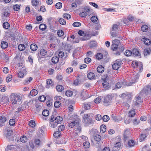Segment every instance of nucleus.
<instances>
[{
  "mask_svg": "<svg viewBox=\"0 0 151 151\" xmlns=\"http://www.w3.org/2000/svg\"><path fill=\"white\" fill-rule=\"evenodd\" d=\"M26 72L25 68L24 67H22L21 70L18 73V77L20 78L23 77L24 76V73Z\"/></svg>",
  "mask_w": 151,
  "mask_h": 151,
  "instance_id": "f8f14e48",
  "label": "nucleus"
},
{
  "mask_svg": "<svg viewBox=\"0 0 151 151\" xmlns=\"http://www.w3.org/2000/svg\"><path fill=\"white\" fill-rule=\"evenodd\" d=\"M128 145L130 147H132L134 146L135 145V142L134 140L130 139L127 141Z\"/></svg>",
  "mask_w": 151,
  "mask_h": 151,
  "instance_id": "412c9836",
  "label": "nucleus"
},
{
  "mask_svg": "<svg viewBox=\"0 0 151 151\" xmlns=\"http://www.w3.org/2000/svg\"><path fill=\"white\" fill-rule=\"evenodd\" d=\"M9 13L7 12H4L3 13H1V16L3 17H9Z\"/></svg>",
  "mask_w": 151,
  "mask_h": 151,
  "instance_id": "603ef678",
  "label": "nucleus"
},
{
  "mask_svg": "<svg viewBox=\"0 0 151 151\" xmlns=\"http://www.w3.org/2000/svg\"><path fill=\"white\" fill-rule=\"evenodd\" d=\"M112 42L111 49L113 51H116L118 48V45L120 43V41L118 40L115 39L113 40Z\"/></svg>",
  "mask_w": 151,
  "mask_h": 151,
  "instance_id": "423d86ee",
  "label": "nucleus"
},
{
  "mask_svg": "<svg viewBox=\"0 0 151 151\" xmlns=\"http://www.w3.org/2000/svg\"><path fill=\"white\" fill-rule=\"evenodd\" d=\"M117 37L119 38H120L121 37V35H119L118 33H116L114 32H112L111 35V38H112L111 37Z\"/></svg>",
  "mask_w": 151,
  "mask_h": 151,
  "instance_id": "a878e982",
  "label": "nucleus"
},
{
  "mask_svg": "<svg viewBox=\"0 0 151 151\" xmlns=\"http://www.w3.org/2000/svg\"><path fill=\"white\" fill-rule=\"evenodd\" d=\"M46 97L44 95L40 96L39 98V100L41 102H43L46 100Z\"/></svg>",
  "mask_w": 151,
  "mask_h": 151,
  "instance_id": "338daca9",
  "label": "nucleus"
},
{
  "mask_svg": "<svg viewBox=\"0 0 151 151\" xmlns=\"http://www.w3.org/2000/svg\"><path fill=\"white\" fill-rule=\"evenodd\" d=\"M63 89V87L60 85H58L56 87V89L58 92L62 91Z\"/></svg>",
  "mask_w": 151,
  "mask_h": 151,
  "instance_id": "a19ab883",
  "label": "nucleus"
},
{
  "mask_svg": "<svg viewBox=\"0 0 151 151\" xmlns=\"http://www.w3.org/2000/svg\"><path fill=\"white\" fill-rule=\"evenodd\" d=\"M20 6L18 4H16L13 6V8L15 11H18L20 9Z\"/></svg>",
  "mask_w": 151,
  "mask_h": 151,
  "instance_id": "69168bd1",
  "label": "nucleus"
},
{
  "mask_svg": "<svg viewBox=\"0 0 151 151\" xmlns=\"http://www.w3.org/2000/svg\"><path fill=\"white\" fill-rule=\"evenodd\" d=\"M147 137V135L145 134H141L139 136V140L140 142H142L144 140L145 138Z\"/></svg>",
  "mask_w": 151,
  "mask_h": 151,
  "instance_id": "cd10ccee",
  "label": "nucleus"
},
{
  "mask_svg": "<svg viewBox=\"0 0 151 151\" xmlns=\"http://www.w3.org/2000/svg\"><path fill=\"white\" fill-rule=\"evenodd\" d=\"M121 63V62L120 60L118 59L116 60L112 65L113 69L114 70H118L120 67Z\"/></svg>",
  "mask_w": 151,
  "mask_h": 151,
  "instance_id": "1a4fd4ad",
  "label": "nucleus"
},
{
  "mask_svg": "<svg viewBox=\"0 0 151 151\" xmlns=\"http://www.w3.org/2000/svg\"><path fill=\"white\" fill-rule=\"evenodd\" d=\"M124 47L123 46H121L119 47L118 49V50L116 52L115 54L116 55H120V53L122 52L124 50Z\"/></svg>",
  "mask_w": 151,
  "mask_h": 151,
  "instance_id": "6ab92c4d",
  "label": "nucleus"
},
{
  "mask_svg": "<svg viewBox=\"0 0 151 151\" xmlns=\"http://www.w3.org/2000/svg\"><path fill=\"white\" fill-rule=\"evenodd\" d=\"M112 99V96L110 95H109L106 96L104 98V102L105 105L106 106L107 104L111 102Z\"/></svg>",
  "mask_w": 151,
  "mask_h": 151,
  "instance_id": "9d476101",
  "label": "nucleus"
},
{
  "mask_svg": "<svg viewBox=\"0 0 151 151\" xmlns=\"http://www.w3.org/2000/svg\"><path fill=\"white\" fill-rule=\"evenodd\" d=\"M53 116H51V118L50 119V122L49 124V126L52 128H55L57 126L58 124L55 122H54L53 119V117H52Z\"/></svg>",
  "mask_w": 151,
  "mask_h": 151,
  "instance_id": "4468645a",
  "label": "nucleus"
},
{
  "mask_svg": "<svg viewBox=\"0 0 151 151\" xmlns=\"http://www.w3.org/2000/svg\"><path fill=\"white\" fill-rule=\"evenodd\" d=\"M124 140L126 142L131 139V135L129 132L125 131L123 134Z\"/></svg>",
  "mask_w": 151,
  "mask_h": 151,
  "instance_id": "6e6552de",
  "label": "nucleus"
},
{
  "mask_svg": "<svg viewBox=\"0 0 151 151\" xmlns=\"http://www.w3.org/2000/svg\"><path fill=\"white\" fill-rule=\"evenodd\" d=\"M42 114L44 116H47L49 114V111L47 110H44L42 112Z\"/></svg>",
  "mask_w": 151,
  "mask_h": 151,
  "instance_id": "5fc2aeb1",
  "label": "nucleus"
},
{
  "mask_svg": "<svg viewBox=\"0 0 151 151\" xmlns=\"http://www.w3.org/2000/svg\"><path fill=\"white\" fill-rule=\"evenodd\" d=\"M79 138L81 139V142H83V141H85L88 140V138L84 136H81Z\"/></svg>",
  "mask_w": 151,
  "mask_h": 151,
  "instance_id": "09e8293b",
  "label": "nucleus"
},
{
  "mask_svg": "<svg viewBox=\"0 0 151 151\" xmlns=\"http://www.w3.org/2000/svg\"><path fill=\"white\" fill-rule=\"evenodd\" d=\"M97 42L95 41L91 42L90 43V48H93L96 46Z\"/></svg>",
  "mask_w": 151,
  "mask_h": 151,
  "instance_id": "49530a36",
  "label": "nucleus"
},
{
  "mask_svg": "<svg viewBox=\"0 0 151 151\" xmlns=\"http://www.w3.org/2000/svg\"><path fill=\"white\" fill-rule=\"evenodd\" d=\"M106 79L104 80V82L102 83V85L104 88H106L109 86V83L106 81Z\"/></svg>",
  "mask_w": 151,
  "mask_h": 151,
  "instance_id": "6e6d98bb",
  "label": "nucleus"
},
{
  "mask_svg": "<svg viewBox=\"0 0 151 151\" xmlns=\"http://www.w3.org/2000/svg\"><path fill=\"white\" fill-rule=\"evenodd\" d=\"M40 54L42 56L45 55L47 53L46 50L44 49H41L40 50Z\"/></svg>",
  "mask_w": 151,
  "mask_h": 151,
  "instance_id": "bf43d9fd",
  "label": "nucleus"
},
{
  "mask_svg": "<svg viewBox=\"0 0 151 151\" xmlns=\"http://www.w3.org/2000/svg\"><path fill=\"white\" fill-rule=\"evenodd\" d=\"M96 58L99 60H101L103 58V55L100 53H98L96 55Z\"/></svg>",
  "mask_w": 151,
  "mask_h": 151,
  "instance_id": "c03bdc74",
  "label": "nucleus"
},
{
  "mask_svg": "<svg viewBox=\"0 0 151 151\" xmlns=\"http://www.w3.org/2000/svg\"><path fill=\"white\" fill-rule=\"evenodd\" d=\"M142 40L143 41L146 45H149L151 44V40L149 39L145 38V37L142 39Z\"/></svg>",
  "mask_w": 151,
  "mask_h": 151,
  "instance_id": "a211bd4d",
  "label": "nucleus"
},
{
  "mask_svg": "<svg viewBox=\"0 0 151 151\" xmlns=\"http://www.w3.org/2000/svg\"><path fill=\"white\" fill-rule=\"evenodd\" d=\"M3 26L4 28L7 29L9 28L10 24L7 22H6L3 23Z\"/></svg>",
  "mask_w": 151,
  "mask_h": 151,
  "instance_id": "4c0bfd02",
  "label": "nucleus"
},
{
  "mask_svg": "<svg viewBox=\"0 0 151 151\" xmlns=\"http://www.w3.org/2000/svg\"><path fill=\"white\" fill-rule=\"evenodd\" d=\"M31 49L33 51H35L37 49V46L35 44H32L30 46Z\"/></svg>",
  "mask_w": 151,
  "mask_h": 151,
  "instance_id": "7c9ffc66",
  "label": "nucleus"
},
{
  "mask_svg": "<svg viewBox=\"0 0 151 151\" xmlns=\"http://www.w3.org/2000/svg\"><path fill=\"white\" fill-rule=\"evenodd\" d=\"M102 119L103 121L104 122H107L109 119V116L106 115L104 116Z\"/></svg>",
  "mask_w": 151,
  "mask_h": 151,
  "instance_id": "4d7b16f0",
  "label": "nucleus"
},
{
  "mask_svg": "<svg viewBox=\"0 0 151 151\" xmlns=\"http://www.w3.org/2000/svg\"><path fill=\"white\" fill-rule=\"evenodd\" d=\"M74 132L75 134L78 135V133L81 132V127L79 124V122L78 124V125L75 126L74 128Z\"/></svg>",
  "mask_w": 151,
  "mask_h": 151,
  "instance_id": "ddd939ff",
  "label": "nucleus"
},
{
  "mask_svg": "<svg viewBox=\"0 0 151 151\" xmlns=\"http://www.w3.org/2000/svg\"><path fill=\"white\" fill-rule=\"evenodd\" d=\"M12 75H9L6 78V81L7 82H10L12 80Z\"/></svg>",
  "mask_w": 151,
  "mask_h": 151,
  "instance_id": "774afa93",
  "label": "nucleus"
},
{
  "mask_svg": "<svg viewBox=\"0 0 151 151\" xmlns=\"http://www.w3.org/2000/svg\"><path fill=\"white\" fill-rule=\"evenodd\" d=\"M93 117L92 114H84L83 116V122L86 124H91L93 123L92 118Z\"/></svg>",
  "mask_w": 151,
  "mask_h": 151,
  "instance_id": "f257e3e1",
  "label": "nucleus"
},
{
  "mask_svg": "<svg viewBox=\"0 0 151 151\" xmlns=\"http://www.w3.org/2000/svg\"><path fill=\"white\" fill-rule=\"evenodd\" d=\"M55 120L58 124H60L63 121V118L61 117L58 116L55 118Z\"/></svg>",
  "mask_w": 151,
  "mask_h": 151,
  "instance_id": "b1692460",
  "label": "nucleus"
},
{
  "mask_svg": "<svg viewBox=\"0 0 151 151\" xmlns=\"http://www.w3.org/2000/svg\"><path fill=\"white\" fill-rule=\"evenodd\" d=\"M83 145L84 147L87 148L89 147L90 146V144L89 142L87 140L85 142L83 141Z\"/></svg>",
  "mask_w": 151,
  "mask_h": 151,
  "instance_id": "c9c22d12",
  "label": "nucleus"
},
{
  "mask_svg": "<svg viewBox=\"0 0 151 151\" xmlns=\"http://www.w3.org/2000/svg\"><path fill=\"white\" fill-rule=\"evenodd\" d=\"M121 26L122 25L119 23H118L116 24H114L113 25L111 29V31H114L119 30L120 29Z\"/></svg>",
  "mask_w": 151,
  "mask_h": 151,
  "instance_id": "9b49d317",
  "label": "nucleus"
},
{
  "mask_svg": "<svg viewBox=\"0 0 151 151\" xmlns=\"http://www.w3.org/2000/svg\"><path fill=\"white\" fill-rule=\"evenodd\" d=\"M142 30L144 32H147L148 29V27L147 25H144L141 27Z\"/></svg>",
  "mask_w": 151,
  "mask_h": 151,
  "instance_id": "c85d7f7f",
  "label": "nucleus"
},
{
  "mask_svg": "<svg viewBox=\"0 0 151 151\" xmlns=\"http://www.w3.org/2000/svg\"><path fill=\"white\" fill-rule=\"evenodd\" d=\"M132 52L131 51L129 50H127L125 51L124 54L127 56H129L131 55Z\"/></svg>",
  "mask_w": 151,
  "mask_h": 151,
  "instance_id": "13d9d810",
  "label": "nucleus"
},
{
  "mask_svg": "<svg viewBox=\"0 0 151 151\" xmlns=\"http://www.w3.org/2000/svg\"><path fill=\"white\" fill-rule=\"evenodd\" d=\"M58 22L60 24L62 25H65L66 24V21L61 18L59 19Z\"/></svg>",
  "mask_w": 151,
  "mask_h": 151,
  "instance_id": "e433bc0d",
  "label": "nucleus"
},
{
  "mask_svg": "<svg viewBox=\"0 0 151 151\" xmlns=\"http://www.w3.org/2000/svg\"><path fill=\"white\" fill-rule=\"evenodd\" d=\"M57 34L59 37H61L63 36L64 34V32L62 30H58Z\"/></svg>",
  "mask_w": 151,
  "mask_h": 151,
  "instance_id": "e2e57ef3",
  "label": "nucleus"
},
{
  "mask_svg": "<svg viewBox=\"0 0 151 151\" xmlns=\"http://www.w3.org/2000/svg\"><path fill=\"white\" fill-rule=\"evenodd\" d=\"M25 48V46L23 44H20L18 46V49L20 51H23Z\"/></svg>",
  "mask_w": 151,
  "mask_h": 151,
  "instance_id": "f704fd0d",
  "label": "nucleus"
},
{
  "mask_svg": "<svg viewBox=\"0 0 151 151\" xmlns=\"http://www.w3.org/2000/svg\"><path fill=\"white\" fill-rule=\"evenodd\" d=\"M151 49L150 48H147L144 50L143 54L145 56L149 55L151 52Z\"/></svg>",
  "mask_w": 151,
  "mask_h": 151,
  "instance_id": "dca6fc26",
  "label": "nucleus"
},
{
  "mask_svg": "<svg viewBox=\"0 0 151 151\" xmlns=\"http://www.w3.org/2000/svg\"><path fill=\"white\" fill-rule=\"evenodd\" d=\"M39 28L40 29L43 31L46 29V26L45 24H42L40 25Z\"/></svg>",
  "mask_w": 151,
  "mask_h": 151,
  "instance_id": "3c124183",
  "label": "nucleus"
},
{
  "mask_svg": "<svg viewBox=\"0 0 151 151\" xmlns=\"http://www.w3.org/2000/svg\"><path fill=\"white\" fill-rule=\"evenodd\" d=\"M66 95L68 97H70L73 95V92L70 90H68L65 92Z\"/></svg>",
  "mask_w": 151,
  "mask_h": 151,
  "instance_id": "37998d69",
  "label": "nucleus"
},
{
  "mask_svg": "<svg viewBox=\"0 0 151 151\" xmlns=\"http://www.w3.org/2000/svg\"><path fill=\"white\" fill-rule=\"evenodd\" d=\"M32 77H29L28 79H27L24 80L23 83L24 85H27L29 84L32 81Z\"/></svg>",
  "mask_w": 151,
  "mask_h": 151,
  "instance_id": "58836bf2",
  "label": "nucleus"
},
{
  "mask_svg": "<svg viewBox=\"0 0 151 151\" xmlns=\"http://www.w3.org/2000/svg\"><path fill=\"white\" fill-rule=\"evenodd\" d=\"M90 38V36L89 34H86L83 37L80 38V40L81 41L86 40L89 39Z\"/></svg>",
  "mask_w": 151,
  "mask_h": 151,
  "instance_id": "aec40b11",
  "label": "nucleus"
},
{
  "mask_svg": "<svg viewBox=\"0 0 151 151\" xmlns=\"http://www.w3.org/2000/svg\"><path fill=\"white\" fill-rule=\"evenodd\" d=\"M104 68L102 65L99 66L97 68V70L99 73H102L104 71Z\"/></svg>",
  "mask_w": 151,
  "mask_h": 151,
  "instance_id": "393cba45",
  "label": "nucleus"
},
{
  "mask_svg": "<svg viewBox=\"0 0 151 151\" xmlns=\"http://www.w3.org/2000/svg\"><path fill=\"white\" fill-rule=\"evenodd\" d=\"M63 18L67 19H69L71 18V15L65 13L63 14Z\"/></svg>",
  "mask_w": 151,
  "mask_h": 151,
  "instance_id": "864d4df0",
  "label": "nucleus"
},
{
  "mask_svg": "<svg viewBox=\"0 0 151 151\" xmlns=\"http://www.w3.org/2000/svg\"><path fill=\"white\" fill-rule=\"evenodd\" d=\"M135 114V111L132 110L129 111V116L130 117H133Z\"/></svg>",
  "mask_w": 151,
  "mask_h": 151,
  "instance_id": "a18cd8bd",
  "label": "nucleus"
},
{
  "mask_svg": "<svg viewBox=\"0 0 151 151\" xmlns=\"http://www.w3.org/2000/svg\"><path fill=\"white\" fill-rule=\"evenodd\" d=\"M132 53L136 56H139L140 55V53L138 50L136 49H134L132 50Z\"/></svg>",
  "mask_w": 151,
  "mask_h": 151,
  "instance_id": "c756f323",
  "label": "nucleus"
},
{
  "mask_svg": "<svg viewBox=\"0 0 151 151\" xmlns=\"http://www.w3.org/2000/svg\"><path fill=\"white\" fill-rule=\"evenodd\" d=\"M91 21L93 22H96L98 20V18L97 16H92L91 18Z\"/></svg>",
  "mask_w": 151,
  "mask_h": 151,
  "instance_id": "8fccbe9b",
  "label": "nucleus"
},
{
  "mask_svg": "<svg viewBox=\"0 0 151 151\" xmlns=\"http://www.w3.org/2000/svg\"><path fill=\"white\" fill-rule=\"evenodd\" d=\"M1 45L3 49H5L8 46V43L6 41H2L1 42Z\"/></svg>",
  "mask_w": 151,
  "mask_h": 151,
  "instance_id": "4be33fe9",
  "label": "nucleus"
},
{
  "mask_svg": "<svg viewBox=\"0 0 151 151\" xmlns=\"http://www.w3.org/2000/svg\"><path fill=\"white\" fill-rule=\"evenodd\" d=\"M80 119L77 116H75L74 120L69 124V127L71 128L75 127V126L78 125V124L79 122Z\"/></svg>",
  "mask_w": 151,
  "mask_h": 151,
  "instance_id": "0eeeda50",
  "label": "nucleus"
},
{
  "mask_svg": "<svg viewBox=\"0 0 151 151\" xmlns=\"http://www.w3.org/2000/svg\"><path fill=\"white\" fill-rule=\"evenodd\" d=\"M100 131L101 133H104L106 131V127L104 124L101 125L100 126Z\"/></svg>",
  "mask_w": 151,
  "mask_h": 151,
  "instance_id": "5701e85b",
  "label": "nucleus"
},
{
  "mask_svg": "<svg viewBox=\"0 0 151 151\" xmlns=\"http://www.w3.org/2000/svg\"><path fill=\"white\" fill-rule=\"evenodd\" d=\"M48 22L50 25L55 23L56 21L54 18L50 17L48 19Z\"/></svg>",
  "mask_w": 151,
  "mask_h": 151,
  "instance_id": "f3484780",
  "label": "nucleus"
},
{
  "mask_svg": "<svg viewBox=\"0 0 151 151\" xmlns=\"http://www.w3.org/2000/svg\"><path fill=\"white\" fill-rule=\"evenodd\" d=\"M20 139L21 142L24 143L27 141V138L26 136H23Z\"/></svg>",
  "mask_w": 151,
  "mask_h": 151,
  "instance_id": "79ce46f5",
  "label": "nucleus"
},
{
  "mask_svg": "<svg viewBox=\"0 0 151 151\" xmlns=\"http://www.w3.org/2000/svg\"><path fill=\"white\" fill-rule=\"evenodd\" d=\"M132 83H127L125 82H118L115 85V87L117 88H119L122 87L124 88V87L125 85L127 86H131Z\"/></svg>",
  "mask_w": 151,
  "mask_h": 151,
  "instance_id": "39448f33",
  "label": "nucleus"
},
{
  "mask_svg": "<svg viewBox=\"0 0 151 151\" xmlns=\"http://www.w3.org/2000/svg\"><path fill=\"white\" fill-rule=\"evenodd\" d=\"M101 136L99 134H96L94 137V139L95 141L99 142L101 139Z\"/></svg>",
  "mask_w": 151,
  "mask_h": 151,
  "instance_id": "ea45409f",
  "label": "nucleus"
},
{
  "mask_svg": "<svg viewBox=\"0 0 151 151\" xmlns=\"http://www.w3.org/2000/svg\"><path fill=\"white\" fill-rule=\"evenodd\" d=\"M111 118L112 120L116 122H118L120 121V119L114 114L111 115Z\"/></svg>",
  "mask_w": 151,
  "mask_h": 151,
  "instance_id": "72a5a7b5",
  "label": "nucleus"
},
{
  "mask_svg": "<svg viewBox=\"0 0 151 151\" xmlns=\"http://www.w3.org/2000/svg\"><path fill=\"white\" fill-rule=\"evenodd\" d=\"M10 99L12 104H16L17 102L21 100V97L19 95L12 93L11 95Z\"/></svg>",
  "mask_w": 151,
  "mask_h": 151,
  "instance_id": "f03ea898",
  "label": "nucleus"
},
{
  "mask_svg": "<svg viewBox=\"0 0 151 151\" xmlns=\"http://www.w3.org/2000/svg\"><path fill=\"white\" fill-rule=\"evenodd\" d=\"M51 60L53 63H56L58 62L59 60V58L58 57H54L52 58Z\"/></svg>",
  "mask_w": 151,
  "mask_h": 151,
  "instance_id": "2f4dec72",
  "label": "nucleus"
},
{
  "mask_svg": "<svg viewBox=\"0 0 151 151\" xmlns=\"http://www.w3.org/2000/svg\"><path fill=\"white\" fill-rule=\"evenodd\" d=\"M95 77L94 74L93 73L90 72L88 74L87 77L89 79H92Z\"/></svg>",
  "mask_w": 151,
  "mask_h": 151,
  "instance_id": "bb28decb",
  "label": "nucleus"
},
{
  "mask_svg": "<svg viewBox=\"0 0 151 151\" xmlns=\"http://www.w3.org/2000/svg\"><path fill=\"white\" fill-rule=\"evenodd\" d=\"M6 121V118L4 116H0V127H2Z\"/></svg>",
  "mask_w": 151,
  "mask_h": 151,
  "instance_id": "2eb2a0df",
  "label": "nucleus"
},
{
  "mask_svg": "<svg viewBox=\"0 0 151 151\" xmlns=\"http://www.w3.org/2000/svg\"><path fill=\"white\" fill-rule=\"evenodd\" d=\"M52 81L51 79H49L47 80L46 83L47 85L46 86V87L48 88L47 85H50L52 86Z\"/></svg>",
  "mask_w": 151,
  "mask_h": 151,
  "instance_id": "0e129e2a",
  "label": "nucleus"
},
{
  "mask_svg": "<svg viewBox=\"0 0 151 151\" xmlns=\"http://www.w3.org/2000/svg\"><path fill=\"white\" fill-rule=\"evenodd\" d=\"M61 103L60 102L58 101H56L54 102V106L56 108L59 107L60 106Z\"/></svg>",
  "mask_w": 151,
  "mask_h": 151,
  "instance_id": "de8ad7c7",
  "label": "nucleus"
},
{
  "mask_svg": "<svg viewBox=\"0 0 151 151\" xmlns=\"http://www.w3.org/2000/svg\"><path fill=\"white\" fill-rule=\"evenodd\" d=\"M32 4L33 6H37L39 4V2L36 0H34L32 1Z\"/></svg>",
  "mask_w": 151,
  "mask_h": 151,
  "instance_id": "052dcab7",
  "label": "nucleus"
},
{
  "mask_svg": "<svg viewBox=\"0 0 151 151\" xmlns=\"http://www.w3.org/2000/svg\"><path fill=\"white\" fill-rule=\"evenodd\" d=\"M38 93V91L35 89H32L30 92V94L32 96H35Z\"/></svg>",
  "mask_w": 151,
  "mask_h": 151,
  "instance_id": "473e14b6",
  "label": "nucleus"
},
{
  "mask_svg": "<svg viewBox=\"0 0 151 151\" xmlns=\"http://www.w3.org/2000/svg\"><path fill=\"white\" fill-rule=\"evenodd\" d=\"M91 12L90 9L87 7H85L83 11L80 14V15L81 17H86L87 15L90 16Z\"/></svg>",
  "mask_w": 151,
  "mask_h": 151,
  "instance_id": "7ed1b4c3",
  "label": "nucleus"
},
{
  "mask_svg": "<svg viewBox=\"0 0 151 151\" xmlns=\"http://www.w3.org/2000/svg\"><path fill=\"white\" fill-rule=\"evenodd\" d=\"M132 66L135 68L137 71L141 72L143 68L141 63H138L135 62H132Z\"/></svg>",
  "mask_w": 151,
  "mask_h": 151,
  "instance_id": "20e7f679",
  "label": "nucleus"
},
{
  "mask_svg": "<svg viewBox=\"0 0 151 151\" xmlns=\"http://www.w3.org/2000/svg\"><path fill=\"white\" fill-rule=\"evenodd\" d=\"M15 120L14 119H11L9 121V124L11 126H13L15 124Z\"/></svg>",
  "mask_w": 151,
  "mask_h": 151,
  "instance_id": "680f3d73",
  "label": "nucleus"
}]
</instances>
